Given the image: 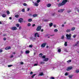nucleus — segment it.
Here are the masks:
<instances>
[{"label": "nucleus", "instance_id": "60", "mask_svg": "<svg viewBox=\"0 0 79 79\" xmlns=\"http://www.w3.org/2000/svg\"><path fill=\"white\" fill-rule=\"evenodd\" d=\"M46 48H49V47L48 46H46Z\"/></svg>", "mask_w": 79, "mask_h": 79}, {"label": "nucleus", "instance_id": "14", "mask_svg": "<svg viewBox=\"0 0 79 79\" xmlns=\"http://www.w3.org/2000/svg\"><path fill=\"white\" fill-rule=\"evenodd\" d=\"M2 16L3 18H5L6 16V14H3L2 15Z\"/></svg>", "mask_w": 79, "mask_h": 79}, {"label": "nucleus", "instance_id": "17", "mask_svg": "<svg viewBox=\"0 0 79 79\" xmlns=\"http://www.w3.org/2000/svg\"><path fill=\"white\" fill-rule=\"evenodd\" d=\"M30 51L29 50H27L25 52V53L26 54H28V53H29Z\"/></svg>", "mask_w": 79, "mask_h": 79}, {"label": "nucleus", "instance_id": "21", "mask_svg": "<svg viewBox=\"0 0 79 79\" xmlns=\"http://www.w3.org/2000/svg\"><path fill=\"white\" fill-rule=\"evenodd\" d=\"M67 42H65L64 43V46H65V47H67L68 46V44H67Z\"/></svg>", "mask_w": 79, "mask_h": 79}, {"label": "nucleus", "instance_id": "64", "mask_svg": "<svg viewBox=\"0 0 79 79\" xmlns=\"http://www.w3.org/2000/svg\"><path fill=\"white\" fill-rule=\"evenodd\" d=\"M13 56L12 55L10 56V58H13Z\"/></svg>", "mask_w": 79, "mask_h": 79}, {"label": "nucleus", "instance_id": "43", "mask_svg": "<svg viewBox=\"0 0 79 79\" xmlns=\"http://www.w3.org/2000/svg\"><path fill=\"white\" fill-rule=\"evenodd\" d=\"M13 66V65H8V67H11V66Z\"/></svg>", "mask_w": 79, "mask_h": 79}, {"label": "nucleus", "instance_id": "24", "mask_svg": "<svg viewBox=\"0 0 79 79\" xmlns=\"http://www.w3.org/2000/svg\"><path fill=\"white\" fill-rule=\"evenodd\" d=\"M15 18H18L19 17V15H15Z\"/></svg>", "mask_w": 79, "mask_h": 79}, {"label": "nucleus", "instance_id": "31", "mask_svg": "<svg viewBox=\"0 0 79 79\" xmlns=\"http://www.w3.org/2000/svg\"><path fill=\"white\" fill-rule=\"evenodd\" d=\"M6 13H7V15H10V12L8 10H7L6 11Z\"/></svg>", "mask_w": 79, "mask_h": 79}, {"label": "nucleus", "instance_id": "19", "mask_svg": "<svg viewBox=\"0 0 79 79\" xmlns=\"http://www.w3.org/2000/svg\"><path fill=\"white\" fill-rule=\"evenodd\" d=\"M34 6H39V4L37 3H35Z\"/></svg>", "mask_w": 79, "mask_h": 79}, {"label": "nucleus", "instance_id": "36", "mask_svg": "<svg viewBox=\"0 0 79 79\" xmlns=\"http://www.w3.org/2000/svg\"><path fill=\"white\" fill-rule=\"evenodd\" d=\"M58 52H59V53H60V52H61V49H58Z\"/></svg>", "mask_w": 79, "mask_h": 79}, {"label": "nucleus", "instance_id": "40", "mask_svg": "<svg viewBox=\"0 0 79 79\" xmlns=\"http://www.w3.org/2000/svg\"><path fill=\"white\" fill-rule=\"evenodd\" d=\"M23 5L24 6H27V4L26 3H24Z\"/></svg>", "mask_w": 79, "mask_h": 79}, {"label": "nucleus", "instance_id": "1", "mask_svg": "<svg viewBox=\"0 0 79 79\" xmlns=\"http://www.w3.org/2000/svg\"><path fill=\"white\" fill-rule=\"evenodd\" d=\"M67 2H68V0H63L61 3H60L58 4V6L59 7H60V6H61L64 5H65V4Z\"/></svg>", "mask_w": 79, "mask_h": 79}, {"label": "nucleus", "instance_id": "46", "mask_svg": "<svg viewBox=\"0 0 79 79\" xmlns=\"http://www.w3.org/2000/svg\"><path fill=\"white\" fill-rule=\"evenodd\" d=\"M22 11L23 12H24V11H25V10L24 9H23L22 10Z\"/></svg>", "mask_w": 79, "mask_h": 79}, {"label": "nucleus", "instance_id": "28", "mask_svg": "<svg viewBox=\"0 0 79 79\" xmlns=\"http://www.w3.org/2000/svg\"><path fill=\"white\" fill-rule=\"evenodd\" d=\"M54 31L55 32H57L58 31V29H55L54 30Z\"/></svg>", "mask_w": 79, "mask_h": 79}, {"label": "nucleus", "instance_id": "22", "mask_svg": "<svg viewBox=\"0 0 79 79\" xmlns=\"http://www.w3.org/2000/svg\"><path fill=\"white\" fill-rule=\"evenodd\" d=\"M50 27H52L53 26V23H50L49 24Z\"/></svg>", "mask_w": 79, "mask_h": 79}, {"label": "nucleus", "instance_id": "48", "mask_svg": "<svg viewBox=\"0 0 79 79\" xmlns=\"http://www.w3.org/2000/svg\"><path fill=\"white\" fill-rule=\"evenodd\" d=\"M3 40H6V38H4Z\"/></svg>", "mask_w": 79, "mask_h": 79}, {"label": "nucleus", "instance_id": "35", "mask_svg": "<svg viewBox=\"0 0 79 79\" xmlns=\"http://www.w3.org/2000/svg\"><path fill=\"white\" fill-rule=\"evenodd\" d=\"M68 72H66L65 73V76H68Z\"/></svg>", "mask_w": 79, "mask_h": 79}, {"label": "nucleus", "instance_id": "27", "mask_svg": "<svg viewBox=\"0 0 79 79\" xmlns=\"http://www.w3.org/2000/svg\"><path fill=\"white\" fill-rule=\"evenodd\" d=\"M67 63H71V60H70L67 61Z\"/></svg>", "mask_w": 79, "mask_h": 79}, {"label": "nucleus", "instance_id": "30", "mask_svg": "<svg viewBox=\"0 0 79 79\" xmlns=\"http://www.w3.org/2000/svg\"><path fill=\"white\" fill-rule=\"evenodd\" d=\"M76 73H79V70L78 69L76 70Z\"/></svg>", "mask_w": 79, "mask_h": 79}, {"label": "nucleus", "instance_id": "20", "mask_svg": "<svg viewBox=\"0 0 79 79\" xmlns=\"http://www.w3.org/2000/svg\"><path fill=\"white\" fill-rule=\"evenodd\" d=\"M32 21V19H29L28 20V22H31V21Z\"/></svg>", "mask_w": 79, "mask_h": 79}, {"label": "nucleus", "instance_id": "56", "mask_svg": "<svg viewBox=\"0 0 79 79\" xmlns=\"http://www.w3.org/2000/svg\"><path fill=\"white\" fill-rule=\"evenodd\" d=\"M27 10H27V11H29V10H30V8H28Z\"/></svg>", "mask_w": 79, "mask_h": 79}, {"label": "nucleus", "instance_id": "45", "mask_svg": "<svg viewBox=\"0 0 79 79\" xmlns=\"http://www.w3.org/2000/svg\"><path fill=\"white\" fill-rule=\"evenodd\" d=\"M42 58H45V56H42Z\"/></svg>", "mask_w": 79, "mask_h": 79}, {"label": "nucleus", "instance_id": "3", "mask_svg": "<svg viewBox=\"0 0 79 79\" xmlns=\"http://www.w3.org/2000/svg\"><path fill=\"white\" fill-rule=\"evenodd\" d=\"M41 28H42L41 26H38L36 29V31H40L41 30Z\"/></svg>", "mask_w": 79, "mask_h": 79}, {"label": "nucleus", "instance_id": "44", "mask_svg": "<svg viewBox=\"0 0 79 79\" xmlns=\"http://www.w3.org/2000/svg\"><path fill=\"white\" fill-rule=\"evenodd\" d=\"M38 65V64H34V66H37Z\"/></svg>", "mask_w": 79, "mask_h": 79}, {"label": "nucleus", "instance_id": "6", "mask_svg": "<svg viewBox=\"0 0 79 79\" xmlns=\"http://www.w3.org/2000/svg\"><path fill=\"white\" fill-rule=\"evenodd\" d=\"M11 29L13 31H16V30H17V28L16 27H13L11 28Z\"/></svg>", "mask_w": 79, "mask_h": 79}, {"label": "nucleus", "instance_id": "9", "mask_svg": "<svg viewBox=\"0 0 79 79\" xmlns=\"http://www.w3.org/2000/svg\"><path fill=\"white\" fill-rule=\"evenodd\" d=\"M64 10V9H61L59 10L58 11V12H59V13H62Z\"/></svg>", "mask_w": 79, "mask_h": 79}, {"label": "nucleus", "instance_id": "62", "mask_svg": "<svg viewBox=\"0 0 79 79\" xmlns=\"http://www.w3.org/2000/svg\"><path fill=\"white\" fill-rule=\"evenodd\" d=\"M53 26H54V27H56V25H54Z\"/></svg>", "mask_w": 79, "mask_h": 79}, {"label": "nucleus", "instance_id": "13", "mask_svg": "<svg viewBox=\"0 0 79 79\" xmlns=\"http://www.w3.org/2000/svg\"><path fill=\"white\" fill-rule=\"evenodd\" d=\"M48 60V58H46L44 59V61H47Z\"/></svg>", "mask_w": 79, "mask_h": 79}, {"label": "nucleus", "instance_id": "59", "mask_svg": "<svg viewBox=\"0 0 79 79\" xmlns=\"http://www.w3.org/2000/svg\"><path fill=\"white\" fill-rule=\"evenodd\" d=\"M77 44H76L74 45V46H77Z\"/></svg>", "mask_w": 79, "mask_h": 79}, {"label": "nucleus", "instance_id": "41", "mask_svg": "<svg viewBox=\"0 0 79 79\" xmlns=\"http://www.w3.org/2000/svg\"><path fill=\"white\" fill-rule=\"evenodd\" d=\"M73 38H76V35H74L73 36Z\"/></svg>", "mask_w": 79, "mask_h": 79}, {"label": "nucleus", "instance_id": "52", "mask_svg": "<svg viewBox=\"0 0 79 79\" xmlns=\"http://www.w3.org/2000/svg\"><path fill=\"white\" fill-rule=\"evenodd\" d=\"M55 13H53V14H52V16H55Z\"/></svg>", "mask_w": 79, "mask_h": 79}, {"label": "nucleus", "instance_id": "61", "mask_svg": "<svg viewBox=\"0 0 79 79\" xmlns=\"http://www.w3.org/2000/svg\"><path fill=\"white\" fill-rule=\"evenodd\" d=\"M19 29H20V30L21 29V27H19Z\"/></svg>", "mask_w": 79, "mask_h": 79}, {"label": "nucleus", "instance_id": "37", "mask_svg": "<svg viewBox=\"0 0 79 79\" xmlns=\"http://www.w3.org/2000/svg\"><path fill=\"white\" fill-rule=\"evenodd\" d=\"M37 3H39V2H40V0H37Z\"/></svg>", "mask_w": 79, "mask_h": 79}, {"label": "nucleus", "instance_id": "57", "mask_svg": "<svg viewBox=\"0 0 79 79\" xmlns=\"http://www.w3.org/2000/svg\"><path fill=\"white\" fill-rule=\"evenodd\" d=\"M55 35L53 34L52 35H50V36H54Z\"/></svg>", "mask_w": 79, "mask_h": 79}, {"label": "nucleus", "instance_id": "25", "mask_svg": "<svg viewBox=\"0 0 79 79\" xmlns=\"http://www.w3.org/2000/svg\"><path fill=\"white\" fill-rule=\"evenodd\" d=\"M64 38V36L63 35L61 37V39H63Z\"/></svg>", "mask_w": 79, "mask_h": 79}, {"label": "nucleus", "instance_id": "23", "mask_svg": "<svg viewBox=\"0 0 79 79\" xmlns=\"http://www.w3.org/2000/svg\"><path fill=\"white\" fill-rule=\"evenodd\" d=\"M27 26L28 27H30L31 26V23H28L27 25Z\"/></svg>", "mask_w": 79, "mask_h": 79}, {"label": "nucleus", "instance_id": "63", "mask_svg": "<svg viewBox=\"0 0 79 79\" xmlns=\"http://www.w3.org/2000/svg\"><path fill=\"white\" fill-rule=\"evenodd\" d=\"M64 24H62V27H64Z\"/></svg>", "mask_w": 79, "mask_h": 79}, {"label": "nucleus", "instance_id": "29", "mask_svg": "<svg viewBox=\"0 0 79 79\" xmlns=\"http://www.w3.org/2000/svg\"><path fill=\"white\" fill-rule=\"evenodd\" d=\"M38 34V33H36L35 34V37H37V34Z\"/></svg>", "mask_w": 79, "mask_h": 79}, {"label": "nucleus", "instance_id": "4", "mask_svg": "<svg viewBox=\"0 0 79 79\" xmlns=\"http://www.w3.org/2000/svg\"><path fill=\"white\" fill-rule=\"evenodd\" d=\"M73 69V67L72 66H70L68 67L67 69H66V71H70V70H71Z\"/></svg>", "mask_w": 79, "mask_h": 79}, {"label": "nucleus", "instance_id": "12", "mask_svg": "<svg viewBox=\"0 0 79 79\" xmlns=\"http://www.w3.org/2000/svg\"><path fill=\"white\" fill-rule=\"evenodd\" d=\"M66 32H71V30L69 29H67L66 30Z\"/></svg>", "mask_w": 79, "mask_h": 79}, {"label": "nucleus", "instance_id": "47", "mask_svg": "<svg viewBox=\"0 0 79 79\" xmlns=\"http://www.w3.org/2000/svg\"><path fill=\"white\" fill-rule=\"evenodd\" d=\"M50 79H54L55 78L54 77H51Z\"/></svg>", "mask_w": 79, "mask_h": 79}, {"label": "nucleus", "instance_id": "34", "mask_svg": "<svg viewBox=\"0 0 79 79\" xmlns=\"http://www.w3.org/2000/svg\"><path fill=\"white\" fill-rule=\"evenodd\" d=\"M33 47V45L32 44L30 45L29 46V47H30V48H32Z\"/></svg>", "mask_w": 79, "mask_h": 79}, {"label": "nucleus", "instance_id": "51", "mask_svg": "<svg viewBox=\"0 0 79 79\" xmlns=\"http://www.w3.org/2000/svg\"><path fill=\"white\" fill-rule=\"evenodd\" d=\"M32 26V27H34V26H35V24H33Z\"/></svg>", "mask_w": 79, "mask_h": 79}, {"label": "nucleus", "instance_id": "53", "mask_svg": "<svg viewBox=\"0 0 79 79\" xmlns=\"http://www.w3.org/2000/svg\"><path fill=\"white\" fill-rule=\"evenodd\" d=\"M32 74H33V72H31L30 73V74L32 75Z\"/></svg>", "mask_w": 79, "mask_h": 79}, {"label": "nucleus", "instance_id": "50", "mask_svg": "<svg viewBox=\"0 0 79 79\" xmlns=\"http://www.w3.org/2000/svg\"><path fill=\"white\" fill-rule=\"evenodd\" d=\"M37 37H39V35L38 33V34H37Z\"/></svg>", "mask_w": 79, "mask_h": 79}, {"label": "nucleus", "instance_id": "58", "mask_svg": "<svg viewBox=\"0 0 79 79\" xmlns=\"http://www.w3.org/2000/svg\"><path fill=\"white\" fill-rule=\"evenodd\" d=\"M77 44H79V41H78L77 42Z\"/></svg>", "mask_w": 79, "mask_h": 79}, {"label": "nucleus", "instance_id": "32", "mask_svg": "<svg viewBox=\"0 0 79 79\" xmlns=\"http://www.w3.org/2000/svg\"><path fill=\"white\" fill-rule=\"evenodd\" d=\"M16 26L17 27H19V24L17 23L16 24Z\"/></svg>", "mask_w": 79, "mask_h": 79}, {"label": "nucleus", "instance_id": "15", "mask_svg": "<svg viewBox=\"0 0 79 79\" xmlns=\"http://www.w3.org/2000/svg\"><path fill=\"white\" fill-rule=\"evenodd\" d=\"M47 7H50L52 6V5L51 4H48L47 5Z\"/></svg>", "mask_w": 79, "mask_h": 79}, {"label": "nucleus", "instance_id": "16", "mask_svg": "<svg viewBox=\"0 0 79 79\" xmlns=\"http://www.w3.org/2000/svg\"><path fill=\"white\" fill-rule=\"evenodd\" d=\"M32 16L34 18H35V17H37V15L36 14H34Z\"/></svg>", "mask_w": 79, "mask_h": 79}, {"label": "nucleus", "instance_id": "7", "mask_svg": "<svg viewBox=\"0 0 79 79\" xmlns=\"http://www.w3.org/2000/svg\"><path fill=\"white\" fill-rule=\"evenodd\" d=\"M46 44H47V43H43L41 45V47H42V48H44V47H45V46L46 45Z\"/></svg>", "mask_w": 79, "mask_h": 79}, {"label": "nucleus", "instance_id": "38", "mask_svg": "<svg viewBox=\"0 0 79 79\" xmlns=\"http://www.w3.org/2000/svg\"><path fill=\"white\" fill-rule=\"evenodd\" d=\"M70 12H71V10H69L67 11V13H70Z\"/></svg>", "mask_w": 79, "mask_h": 79}, {"label": "nucleus", "instance_id": "39", "mask_svg": "<svg viewBox=\"0 0 79 79\" xmlns=\"http://www.w3.org/2000/svg\"><path fill=\"white\" fill-rule=\"evenodd\" d=\"M44 21L45 22H48V19H45Z\"/></svg>", "mask_w": 79, "mask_h": 79}, {"label": "nucleus", "instance_id": "8", "mask_svg": "<svg viewBox=\"0 0 79 79\" xmlns=\"http://www.w3.org/2000/svg\"><path fill=\"white\" fill-rule=\"evenodd\" d=\"M11 47L9 46V47H6L5 48V50H10V49H11Z\"/></svg>", "mask_w": 79, "mask_h": 79}, {"label": "nucleus", "instance_id": "18", "mask_svg": "<svg viewBox=\"0 0 79 79\" xmlns=\"http://www.w3.org/2000/svg\"><path fill=\"white\" fill-rule=\"evenodd\" d=\"M43 75H44V73H43V72H41L40 73V74H39V76H43Z\"/></svg>", "mask_w": 79, "mask_h": 79}, {"label": "nucleus", "instance_id": "26", "mask_svg": "<svg viewBox=\"0 0 79 79\" xmlns=\"http://www.w3.org/2000/svg\"><path fill=\"white\" fill-rule=\"evenodd\" d=\"M75 30V27H73L71 28V31H74Z\"/></svg>", "mask_w": 79, "mask_h": 79}, {"label": "nucleus", "instance_id": "5", "mask_svg": "<svg viewBox=\"0 0 79 79\" xmlns=\"http://www.w3.org/2000/svg\"><path fill=\"white\" fill-rule=\"evenodd\" d=\"M23 19L20 18L19 19V23H23Z\"/></svg>", "mask_w": 79, "mask_h": 79}, {"label": "nucleus", "instance_id": "49", "mask_svg": "<svg viewBox=\"0 0 79 79\" xmlns=\"http://www.w3.org/2000/svg\"><path fill=\"white\" fill-rule=\"evenodd\" d=\"M21 64H24V63L23 62H20Z\"/></svg>", "mask_w": 79, "mask_h": 79}, {"label": "nucleus", "instance_id": "2", "mask_svg": "<svg viewBox=\"0 0 79 79\" xmlns=\"http://www.w3.org/2000/svg\"><path fill=\"white\" fill-rule=\"evenodd\" d=\"M66 37L68 40H70L71 38V34H70L69 35L66 34Z\"/></svg>", "mask_w": 79, "mask_h": 79}, {"label": "nucleus", "instance_id": "42", "mask_svg": "<svg viewBox=\"0 0 79 79\" xmlns=\"http://www.w3.org/2000/svg\"><path fill=\"white\" fill-rule=\"evenodd\" d=\"M2 52H3V50L0 49V53H2Z\"/></svg>", "mask_w": 79, "mask_h": 79}, {"label": "nucleus", "instance_id": "33", "mask_svg": "<svg viewBox=\"0 0 79 79\" xmlns=\"http://www.w3.org/2000/svg\"><path fill=\"white\" fill-rule=\"evenodd\" d=\"M35 75H36V74H35L33 75L31 77V78H34V76H35Z\"/></svg>", "mask_w": 79, "mask_h": 79}, {"label": "nucleus", "instance_id": "55", "mask_svg": "<svg viewBox=\"0 0 79 79\" xmlns=\"http://www.w3.org/2000/svg\"><path fill=\"white\" fill-rule=\"evenodd\" d=\"M10 19H12V17H9Z\"/></svg>", "mask_w": 79, "mask_h": 79}, {"label": "nucleus", "instance_id": "54", "mask_svg": "<svg viewBox=\"0 0 79 79\" xmlns=\"http://www.w3.org/2000/svg\"><path fill=\"white\" fill-rule=\"evenodd\" d=\"M43 63H44V62H40V64H43Z\"/></svg>", "mask_w": 79, "mask_h": 79}, {"label": "nucleus", "instance_id": "10", "mask_svg": "<svg viewBox=\"0 0 79 79\" xmlns=\"http://www.w3.org/2000/svg\"><path fill=\"white\" fill-rule=\"evenodd\" d=\"M43 55H44V54H43L42 53H40L39 55V56H40V57H41V58H42Z\"/></svg>", "mask_w": 79, "mask_h": 79}, {"label": "nucleus", "instance_id": "11", "mask_svg": "<svg viewBox=\"0 0 79 79\" xmlns=\"http://www.w3.org/2000/svg\"><path fill=\"white\" fill-rule=\"evenodd\" d=\"M73 75H69L68 77L69 78V79H72L73 78Z\"/></svg>", "mask_w": 79, "mask_h": 79}]
</instances>
